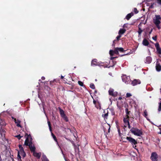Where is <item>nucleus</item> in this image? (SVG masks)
<instances>
[{"mask_svg":"<svg viewBox=\"0 0 161 161\" xmlns=\"http://www.w3.org/2000/svg\"><path fill=\"white\" fill-rule=\"evenodd\" d=\"M161 17L160 15H156L153 19V22L154 24L156 25V27L158 29L161 28L160 26V24L161 23Z\"/></svg>","mask_w":161,"mask_h":161,"instance_id":"nucleus-1","label":"nucleus"},{"mask_svg":"<svg viewBox=\"0 0 161 161\" xmlns=\"http://www.w3.org/2000/svg\"><path fill=\"white\" fill-rule=\"evenodd\" d=\"M4 122L2 119L0 120V136L2 137V139L3 141L6 140V139L5 137V130L2 128V125H4Z\"/></svg>","mask_w":161,"mask_h":161,"instance_id":"nucleus-2","label":"nucleus"},{"mask_svg":"<svg viewBox=\"0 0 161 161\" xmlns=\"http://www.w3.org/2000/svg\"><path fill=\"white\" fill-rule=\"evenodd\" d=\"M130 132L135 136H140L142 134V131L137 128L132 127L130 130Z\"/></svg>","mask_w":161,"mask_h":161,"instance_id":"nucleus-3","label":"nucleus"},{"mask_svg":"<svg viewBox=\"0 0 161 161\" xmlns=\"http://www.w3.org/2000/svg\"><path fill=\"white\" fill-rule=\"evenodd\" d=\"M31 144H32V138L31 136L29 135L26 138L25 142L24 145L26 146H28Z\"/></svg>","mask_w":161,"mask_h":161,"instance_id":"nucleus-4","label":"nucleus"},{"mask_svg":"<svg viewBox=\"0 0 161 161\" xmlns=\"http://www.w3.org/2000/svg\"><path fill=\"white\" fill-rule=\"evenodd\" d=\"M158 155L156 152L151 153L150 158L152 161H158Z\"/></svg>","mask_w":161,"mask_h":161,"instance_id":"nucleus-5","label":"nucleus"},{"mask_svg":"<svg viewBox=\"0 0 161 161\" xmlns=\"http://www.w3.org/2000/svg\"><path fill=\"white\" fill-rule=\"evenodd\" d=\"M126 139L129 141V142H130L132 145H135L137 144L136 141L131 137L127 136L126 137Z\"/></svg>","mask_w":161,"mask_h":161,"instance_id":"nucleus-6","label":"nucleus"},{"mask_svg":"<svg viewBox=\"0 0 161 161\" xmlns=\"http://www.w3.org/2000/svg\"><path fill=\"white\" fill-rule=\"evenodd\" d=\"M108 93L109 95L113 97H115L117 96L118 93L116 92H114V90L112 88H110L108 91Z\"/></svg>","mask_w":161,"mask_h":161,"instance_id":"nucleus-7","label":"nucleus"},{"mask_svg":"<svg viewBox=\"0 0 161 161\" xmlns=\"http://www.w3.org/2000/svg\"><path fill=\"white\" fill-rule=\"evenodd\" d=\"M155 47L157 53L159 54H161V48L160 47L159 44L157 42L155 43Z\"/></svg>","mask_w":161,"mask_h":161,"instance_id":"nucleus-8","label":"nucleus"},{"mask_svg":"<svg viewBox=\"0 0 161 161\" xmlns=\"http://www.w3.org/2000/svg\"><path fill=\"white\" fill-rule=\"evenodd\" d=\"M97 60L96 59H94L92 60L91 62L92 66H101V65L99 64L100 63L97 62Z\"/></svg>","mask_w":161,"mask_h":161,"instance_id":"nucleus-9","label":"nucleus"},{"mask_svg":"<svg viewBox=\"0 0 161 161\" xmlns=\"http://www.w3.org/2000/svg\"><path fill=\"white\" fill-rule=\"evenodd\" d=\"M130 118H128V117H125L123 119V121L125 124V125H124L125 127V128L127 127V124H129V123H130L129 121Z\"/></svg>","mask_w":161,"mask_h":161,"instance_id":"nucleus-10","label":"nucleus"},{"mask_svg":"<svg viewBox=\"0 0 161 161\" xmlns=\"http://www.w3.org/2000/svg\"><path fill=\"white\" fill-rule=\"evenodd\" d=\"M115 50V54H119V52H123L125 51L124 48L122 47H116L114 48Z\"/></svg>","mask_w":161,"mask_h":161,"instance_id":"nucleus-11","label":"nucleus"},{"mask_svg":"<svg viewBox=\"0 0 161 161\" xmlns=\"http://www.w3.org/2000/svg\"><path fill=\"white\" fill-rule=\"evenodd\" d=\"M141 82L139 79H134L131 82V84L133 86H135L137 84H139Z\"/></svg>","mask_w":161,"mask_h":161,"instance_id":"nucleus-12","label":"nucleus"},{"mask_svg":"<svg viewBox=\"0 0 161 161\" xmlns=\"http://www.w3.org/2000/svg\"><path fill=\"white\" fill-rule=\"evenodd\" d=\"M41 153H36L35 151L33 153V155L38 159H40L41 156Z\"/></svg>","mask_w":161,"mask_h":161,"instance_id":"nucleus-13","label":"nucleus"},{"mask_svg":"<svg viewBox=\"0 0 161 161\" xmlns=\"http://www.w3.org/2000/svg\"><path fill=\"white\" fill-rule=\"evenodd\" d=\"M156 70L158 72L161 70V65L158 61L156 62Z\"/></svg>","mask_w":161,"mask_h":161,"instance_id":"nucleus-14","label":"nucleus"},{"mask_svg":"<svg viewBox=\"0 0 161 161\" xmlns=\"http://www.w3.org/2000/svg\"><path fill=\"white\" fill-rule=\"evenodd\" d=\"M125 110L126 113L125 117L130 118L131 117L130 115V114L131 113L130 111H129L128 108H126Z\"/></svg>","mask_w":161,"mask_h":161,"instance_id":"nucleus-15","label":"nucleus"},{"mask_svg":"<svg viewBox=\"0 0 161 161\" xmlns=\"http://www.w3.org/2000/svg\"><path fill=\"white\" fill-rule=\"evenodd\" d=\"M28 146L31 152L33 153L35 151L36 147L34 144H31Z\"/></svg>","mask_w":161,"mask_h":161,"instance_id":"nucleus-16","label":"nucleus"},{"mask_svg":"<svg viewBox=\"0 0 161 161\" xmlns=\"http://www.w3.org/2000/svg\"><path fill=\"white\" fill-rule=\"evenodd\" d=\"M152 61V59L151 57L148 56L146 58V63L149 64Z\"/></svg>","mask_w":161,"mask_h":161,"instance_id":"nucleus-17","label":"nucleus"},{"mask_svg":"<svg viewBox=\"0 0 161 161\" xmlns=\"http://www.w3.org/2000/svg\"><path fill=\"white\" fill-rule=\"evenodd\" d=\"M104 114H103L102 116L105 119H107L108 114V111L107 110V113H106V112L104 111Z\"/></svg>","mask_w":161,"mask_h":161,"instance_id":"nucleus-18","label":"nucleus"},{"mask_svg":"<svg viewBox=\"0 0 161 161\" xmlns=\"http://www.w3.org/2000/svg\"><path fill=\"white\" fill-rule=\"evenodd\" d=\"M142 44L145 46H147L149 44V43L146 39L145 38L143 40Z\"/></svg>","mask_w":161,"mask_h":161,"instance_id":"nucleus-19","label":"nucleus"},{"mask_svg":"<svg viewBox=\"0 0 161 161\" xmlns=\"http://www.w3.org/2000/svg\"><path fill=\"white\" fill-rule=\"evenodd\" d=\"M58 109L59 110V113L61 117L65 115V114L64 113V111L62 109L60 108L59 107Z\"/></svg>","mask_w":161,"mask_h":161,"instance_id":"nucleus-20","label":"nucleus"},{"mask_svg":"<svg viewBox=\"0 0 161 161\" xmlns=\"http://www.w3.org/2000/svg\"><path fill=\"white\" fill-rule=\"evenodd\" d=\"M126 31L125 29H120L119 31V35H122Z\"/></svg>","mask_w":161,"mask_h":161,"instance_id":"nucleus-21","label":"nucleus"},{"mask_svg":"<svg viewBox=\"0 0 161 161\" xmlns=\"http://www.w3.org/2000/svg\"><path fill=\"white\" fill-rule=\"evenodd\" d=\"M133 15V14L132 13L128 14L126 16V19L127 20H129Z\"/></svg>","mask_w":161,"mask_h":161,"instance_id":"nucleus-22","label":"nucleus"},{"mask_svg":"<svg viewBox=\"0 0 161 161\" xmlns=\"http://www.w3.org/2000/svg\"><path fill=\"white\" fill-rule=\"evenodd\" d=\"M42 161H49L48 159L47 158V157L45 155H42Z\"/></svg>","mask_w":161,"mask_h":161,"instance_id":"nucleus-23","label":"nucleus"},{"mask_svg":"<svg viewBox=\"0 0 161 161\" xmlns=\"http://www.w3.org/2000/svg\"><path fill=\"white\" fill-rule=\"evenodd\" d=\"M122 80L125 83L127 84L128 83V82L129 81L128 78H127L126 77L125 78H122Z\"/></svg>","mask_w":161,"mask_h":161,"instance_id":"nucleus-24","label":"nucleus"},{"mask_svg":"<svg viewBox=\"0 0 161 161\" xmlns=\"http://www.w3.org/2000/svg\"><path fill=\"white\" fill-rule=\"evenodd\" d=\"M114 53L115 54V50L114 49V50H110L109 51V54L111 56H113L114 55Z\"/></svg>","mask_w":161,"mask_h":161,"instance_id":"nucleus-25","label":"nucleus"},{"mask_svg":"<svg viewBox=\"0 0 161 161\" xmlns=\"http://www.w3.org/2000/svg\"><path fill=\"white\" fill-rule=\"evenodd\" d=\"M21 122V121L18 119H17V121L15 123L17 125V126L18 127H21V125H20V123Z\"/></svg>","mask_w":161,"mask_h":161,"instance_id":"nucleus-26","label":"nucleus"},{"mask_svg":"<svg viewBox=\"0 0 161 161\" xmlns=\"http://www.w3.org/2000/svg\"><path fill=\"white\" fill-rule=\"evenodd\" d=\"M62 118L66 121L68 122L69 119L66 115L61 117Z\"/></svg>","mask_w":161,"mask_h":161,"instance_id":"nucleus-27","label":"nucleus"},{"mask_svg":"<svg viewBox=\"0 0 161 161\" xmlns=\"http://www.w3.org/2000/svg\"><path fill=\"white\" fill-rule=\"evenodd\" d=\"M19 152H18V155H17V158L19 161H22L21 159V157L20 155Z\"/></svg>","mask_w":161,"mask_h":161,"instance_id":"nucleus-28","label":"nucleus"},{"mask_svg":"<svg viewBox=\"0 0 161 161\" xmlns=\"http://www.w3.org/2000/svg\"><path fill=\"white\" fill-rule=\"evenodd\" d=\"M143 116L147 118V120H149V119H148L147 118V112L146 110H145L144 111Z\"/></svg>","mask_w":161,"mask_h":161,"instance_id":"nucleus-29","label":"nucleus"},{"mask_svg":"<svg viewBox=\"0 0 161 161\" xmlns=\"http://www.w3.org/2000/svg\"><path fill=\"white\" fill-rule=\"evenodd\" d=\"M20 153L22 156L23 158H24L26 156V153L24 151L20 152Z\"/></svg>","mask_w":161,"mask_h":161,"instance_id":"nucleus-30","label":"nucleus"},{"mask_svg":"<svg viewBox=\"0 0 161 161\" xmlns=\"http://www.w3.org/2000/svg\"><path fill=\"white\" fill-rule=\"evenodd\" d=\"M67 129L69 130H70V132L72 133L73 134L75 137V136L74 135V133H75V131H76V130L75 129H74V130H72L70 129L69 128H68Z\"/></svg>","mask_w":161,"mask_h":161,"instance_id":"nucleus-31","label":"nucleus"},{"mask_svg":"<svg viewBox=\"0 0 161 161\" xmlns=\"http://www.w3.org/2000/svg\"><path fill=\"white\" fill-rule=\"evenodd\" d=\"M143 31L141 29V28L139 27L138 28V32L139 34V36H140L141 33Z\"/></svg>","mask_w":161,"mask_h":161,"instance_id":"nucleus-32","label":"nucleus"},{"mask_svg":"<svg viewBox=\"0 0 161 161\" xmlns=\"http://www.w3.org/2000/svg\"><path fill=\"white\" fill-rule=\"evenodd\" d=\"M161 100V102L158 103L159 106L158 109V112H160L161 111V99H160Z\"/></svg>","mask_w":161,"mask_h":161,"instance_id":"nucleus-33","label":"nucleus"},{"mask_svg":"<svg viewBox=\"0 0 161 161\" xmlns=\"http://www.w3.org/2000/svg\"><path fill=\"white\" fill-rule=\"evenodd\" d=\"M47 123L48 124V126L49 127V130L50 131L52 132V127L51 126V123L50 121H48L47 122Z\"/></svg>","mask_w":161,"mask_h":161,"instance_id":"nucleus-34","label":"nucleus"},{"mask_svg":"<svg viewBox=\"0 0 161 161\" xmlns=\"http://www.w3.org/2000/svg\"><path fill=\"white\" fill-rule=\"evenodd\" d=\"M90 87L93 89H95V86L94 84L93 83H91L90 86Z\"/></svg>","mask_w":161,"mask_h":161,"instance_id":"nucleus-35","label":"nucleus"},{"mask_svg":"<svg viewBox=\"0 0 161 161\" xmlns=\"http://www.w3.org/2000/svg\"><path fill=\"white\" fill-rule=\"evenodd\" d=\"M78 83L79 85L81 86H84L83 82L80 81H78Z\"/></svg>","mask_w":161,"mask_h":161,"instance_id":"nucleus-36","label":"nucleus"},{"mask_svg":"<svg viewBox=\"0 0 161 161\" xmlns=\"http://www.w3.org/2000/svg\"><path fill=\"white\" fill-rule=\"evenodd\" d=\"M134 11L135 12V13L136 14L138 13V11L137 10V8H134Z\"/></svg>","mask_w":161,"mask_h":161,"instance_id":"nucleus-37","label":"nucleus"},{"mask_svg":"<svg viewBox=\"0 0 161 161\" xmlns=\"http://www.w3.org/2000/svg\"><path fill=\"white\" fill-rule=\"evenodd\" d=\"M15 137H17L19 140H20L21 137H22L23 136H21L20 135H18L16 136H15Z\"/></svg>","mask_w":161,"mask_h":161,"instance_id":"nucleus-38","label":"nucleus"},{"mask_svg":"<svg viewBox=\"0 0 161 161\" xmlns=\"http://www.w3.org/2000/svg\"><path fill=\"white\" fill-rule=\"evenodd\" d=\"M117 129H118V131L119 133V136H120L121 133L120 132V129H119V127H117Z\"/></svg>","mask_w":161,"mask_h":161,"instance_id":"nucleus-39","label":"nucleus"},{"mask_svg":"<svg viewBox=\"0 0 161 161\" xmlns=\"http://www.w3.org/2000/svg\"><path fill=\"white\" fill-rule=\"evenodd\" d=\"M93 103L95 105V107L97 108H98V107L97 106V105L96 104L97 102L95 100H93Z\"/></svg>","mask_w":161,"mask_h":161,"instance_id":"nucleus-40","label":"nucleus"},{"mask_svg":"<svg viewBox=\"0 0 161 161\" xmlns=\"http://www.w3.org/2000/svg\"><path fill=\"white\" fill-rule=\"evenodd\" d=\"M121 37V36L120 35H119L118 36L116 37L117 40H119Z\"/></svg>","mask_w":161,"mask_h":161,"instance_id":"nucleus-41","label":"nucleus"},{"mask_svg":"<svg viewBox=\"0 0 161 161\" xmlns=\"http://www.w3.org/2000/svg\"><path fill=\"white\" fill-rule=\"evenodd\" d=\"M131 96V94H130V93H127V94H126V97H130Z\"/></svg>","mask_w":161,"mask_h":161,"instance_id":"nucleus-42","label":"nucleus"},{"mask_svg":"<svg viewBox=\"0 0 161 161\" xmlns=\"http://www.w3.org/2000/svg\"><path fill=\"white\" fill-rule=\"evenodd\" d=\"M24 151V148L23 147H22L20 148H19V151H18V152H19V153L20 152H21L22 151Z\"/></svg>","mask_w":161,"mask_h":161,"instance_id":"nucleus-43","label":"nucleus"},{"mask_svg":"<svg viewBox=\"0 0 161 161\" xmlns=\"http://www.w3.org/2000/svg\"><path fill=\"white\" fill-rule=\"evenodd\" d=\"M157 36H154L152 38L153 40L156 41L157 40Z\"/></svg>","mask_w":161,"mask_h":161,"instance_id":"nucleus-44","label":"nucleus"},{"mask_svg":"<svg viewBox=\"0 0 161 161\" xmlns=\"http://www.w3.org/2000/svg\"><path fill=\"white\" fill-rule=\"evenodd\" d=\"M54 140L56 142H58L57 139L55 136H53V137Z\"/></svg>","mask_w":161,"mask_h":161,"instance_id":"nucleus-45","label":"nucleus"},{"mask_svg":"<svg viewBox=\"0 0 161 161\" xmlns=\"http://www.w3.org/2000/svg\"><path fill=\"white\" fill-rule=\"evenodd\" d=\"M157 3L161 5V0H157Z\"/></svg>","mask_w":161,"mask_h":161,"instance_id":"nucleus-46","label":"nucleus"},{"mask_svg":"<svg viewBox=\"0 0 161 161\" xmlns=\"http://www.w3.org/2000/svg\"><path fill=\"white\" fill-rule=\"evenodd\" d=\"M154 4V3H152L151 6H150V8H153V5Z\"/></svg>","mask_w":161,"mask_h":161,"instance_id":"nucleus-47","label":"nucleus"},{"mask_svg":"<svg viewBox=\"0 0 161 161\" xmlns=\"http://www.w3.org/2000/svg\"><path fill=\"white\" fill-rule=\"evenodd\" d=\"M12 118L13 119H14V121L15 123L16 122H17V120L16 119V118H15L13 117H12Z\"/></svg>","mask_w":161,"mask_h":161,"instance_id":"nucleus-48","label":"nucleus"},{"mask_svg":"<svg viewBox=\"0 0 161 161\" xmlns=\"http://www.w3.org/2000/svg\"><path fill=\"white\" fill-rule=\"evenodd\" d=\"M12 118L13 119H14V121L15 123L16 122H17V120L16 119V118H15L13 117H12Z\"/></svg>","mask_w":161,"mask_h":161,"instance_id":"nucleus-49","label":"nucleus"},{"mask_svg":"<svg viewBox=\"0 0 161 161\" xmlns=\"http://www.w3.org/2000/svg\"><path fill=\"white\" fill-rule=\"evenodd\" d=\"M128 126V128H129V129H130L131 128V127H130V123H129V124H127V127Z\"/></svg>","mask_w":161,"mask_h":161,"instance_id":"nucleus-50","label":"nucleus"},{"mask_svg":"<svg viewBox=\"0 0 161 161\" xmlns=\"http://www.w3.org/2000/svg\"><path fill=\"white\" fill-rule=\"evenodd\" d=\"M54 80L53 81H51L50 82V85H51L52 86H53V84L54 83Z\"/></svg>","mask_w":161,"mask_h":161,"instance_id":"nucleus-51","label":"nucleus"},{"mask_svg":"<svg viewBox=\"0 0 161 161\" xmlns=\"http://www.w3.org/2000/svg\"><path fill=\"white\" fill-rule=\"evenodd\" d=\"M115 41H116V40H114V41H113V44H112V46H114V45H115Z\"/></svg>","mask_w":161,"mask_h":161,"instance_id":"nucleus-52","label":"nucleus"},{"mask_svg":"<svg viewBox=\"0 0 161 161\" xmlns=\"http://www.w3.org/2000/svg\"><path fill=\"white\" fill-rule=\"evenodd\" d=\"M116 58V57H111L110 58V59L111 60H113L114 58Z\"/></svg>","mask_w":161,"mask_h":161,"instance_id":"nucleus-53","label":"nucleus"},{"mask_svg":"<svg viewBox=\"0 0 161 161\" xmlns=\"http://www.w3.org/2000/svg\"><path fill=\"white\" fill-rule=\"evenodd\" d=\"M152 31H153V29H151V31L149 32V35H150Z\"/></svg>","mask_w":161,"mask_h":161,"instance_id":"nucleus-54","label":"nucleus"},{"mask_svg":"<svg viewBox=\"0 0 161 161\" xmlns=\"http://www.w3.org/2000/svg\"><path fill=\"white\" fill-rule=\"evenodd\" d=\"M45 77L44 76H42L41 78V79L42 80H45Z\"/></svg>","mask_w":161,"mask_h":161,"instance_id":"nucleus-55","label":"nucleus"},{"mask_svg":"<svg viewBox=\"0 0 161 161\" xmlns=\"http://www.w3.org/2000/svg\"><path fill=\"white\" fill-rule=\"evenodd\" d=\"M19 148H20L22 147L21 145H19Z\"/></svg>","mask_w":161,"mask_h":161,"instance_id":"nucleus-56","label":"nucleus"},{"mask_svg":"<svg viewBox=\"0 0 161 161\" xmlns=\"http://www.w3.org/2000/svg\"><path fill=\"white\" fill-rule=\"evenodd\" d=\"M122 99V98L121 97H119L118 98V99L119 100H121Z\"/></svg>","mask_w":161,"mask_h":161,"instance_id":"nucleus-57","label":"nucleus"},{"mask_svg":"<svg viewBox=\"0 0 161 161\" xmlns=\"http://www.w3.org/2000/svg\"><path fill=\"white\" fill-rule=\"evenodd\" d=\"M114 63V64L113 65V66H111V67H113V66H114V65H115V64H116V62H115V63ZM110 67H111V66H109V67H108V68H109Z\"/></svg>","mask_w":161,"mask_h":161,"instance_id":"nucleus-58","label":"nucleus"},{"mask_svg":"<svg viewBox=\"0 0 161 161\" xmlns=\"http://www.w3.org/2000/svg\"><path fill=\"white\" fill-rule=\"evenodd\" d=\"M51 134H52V137H53V136H55L53 133L52 132V133H51Z\"/></svg>","mask_w":161,"mask_h":161,"instance_id":"nucleus-59","label":"nucleus"},{"mask_svg":"<svg viewBox=\"0 0 161 161\" xmlns=\"http://www.w3.org/2000/svg\"><path fill=\"white\" fill-rule=\"evenodd\" d=\"M64 78V77L62 75L61 76V79H63V78Z\"/></svg>","mask_w":161,"mask_h":161,"instance_id":"nucleus-60","label":"nucleus"},{"mask_svg":"<svg viewBox=\"0 0 161 161\" xmlns=\"http://www.w3.org/2000/svg\"><path fill=\"white\" fill-rule=\"evenodd\" d=\"M97 107H98V108H99V107L101 108V107H100V106L99 105V104H98V105H97Z\"/></svg>","mask_w":161,"mask_h":161,"instance_id":"nucleus-61","label":"nucleus"},{"mask_svg":"<svg viewBox=\"0 0 161 161\" xmlns=\"http://www.w3.org/2000/svg\"><path fill=\"white\" fill-rule=\"evenodd\" d=\"M133 145V147L135 148L136 147V145H135V146H134V145Z\"/></svg>","mask_w":161,"mask_h":161,"instance_id":"nucleus-62","label":"nucleus"},{"mask_svg":"<svg viewBox=\"0 0 161 161\" xmlns=\"http://www.w3.org/2000/svg\"><path fill=\"white\" fill-rule=\"evenodd\" d=\"M157 140H158V141L159 142H160V139H159V138H158V139H157Z\"/></svg>","mask_w":161,"mask_h":161,"instance_id":"nucleus-63","label":"nucleus"},{"mask_svg":"<svg viewBox=\"0 0 161 161\" xmlns=\"http://www.w3.org/2000/svg\"><path fill=\"white\" fill-rule=\"evenodd\" d=\"M160 92H161V88H160Z\"/></svg>","mask_w":161,"mask_h":161,"instance_id":"nucleus-64","label":"nucleus"}]
</instances>
